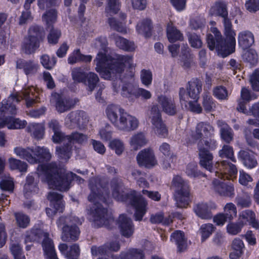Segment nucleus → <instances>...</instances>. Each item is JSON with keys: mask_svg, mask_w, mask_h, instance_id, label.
I'll use <instances>...</instances> for the list:
<instances>
[{"mask_svg": "<svg viewBox=\"0 0 259 259\" xmlns=\"http://www.w3.org/2000/svg\"><path fill=\"white\" fill-rule=\"evenodd\" d=\"M92 46L103 51L99 52L94 62L96 63V70L101 77L105 79H116L113 82V90L117 93L120 90L121 80L118 78L120 74L125 68L133 70L135 67L132 56L118 55L112 57L105 53L107 41L105 37H100L96 39Z\"/></svg>", "mask_w": 259, "mask_h": 259, "instance_id": "obj_1", "label": "nucleus"}, {"mask_svg": "<svg viewBox=\"0 0 259 259\" xmlns=\"http://www.w3.org/2000/svg\"><path fill=\"white\" fill-rule=\"evenodd\" d=\"M210 13L212 15L220 16L224 18V34L225 39L223 40L221 32L218 29L213 27L215 23L214 21L210 22L212 26L210 31L215 36L213 38L211 34L207 35V42L208 47L210 50L216 49L218 54L225 57L235 51L236 46V33L232 28V24L230 21L226 18L228 12L226 10V5L223 2H217L212 6L210 10Z\"/></svg>", "mask_w": 259, "mask_h": 259, "instance_id": "obj_2", "label": "nucleus"}, {"mask_svg": "<svg viewBox=\"0 0 259 259\" xmlns=\"http://www.w3.org/2000/svg\"><path fill=\"white\" fill-rule=\"evenodd\" d=\"M37 93L33 87L24 88L21 92L11 94L7 99L3 100L0 103V128L6 126L9 129L23 128L26 125L24 120L14 118L13 115L17 114L16 104L24 99L27 107L32 106L38 101Z\"/></svg>", "mask_w": 259, "mask_h": 259, "instance_id": "obj_3", "label": "nucleus"}, {"mask_svg": "<svg viewBox=\"0 0 259 259\" xmlns=\"http://www.w3.org/2000/svg\"><path fill=\"white\" fill-rule=\"evenodd\" d=\"M89 187L91 191L88 197L90 204L87 208L89 218L98 227H108L114 220L99 202V200L108 202L107 199L109 198L108 186L104 185V182L97 177L90 180Z\"/></svg>", "mask_w": 259, "mask_h": 259, "instance_id": "obj_4", "label": "nucleus"}, {"mask_svg": "<svg viewBox=\"0 0 259 259\" xmlns=\"http://www.w3.org/2000/svg\"><path fill=\"white\" fill-rule=\"evenodd\" d=\"M37 175L44 182L47 183L49 188L60 191L68 190L72 181L82 183L83 179L71 172H66L63 168H59L55 163L39 165Z\"/></svg>", "mask_w": 259, "mask_h": 259, "instance_id": "obj_5", "label": "nucleus"}, {"mask_svg": "<svg viewBox=\"0 0 259 259\" xmlns=\"http://www.w3.org/2000/svg\"><path fill=\"white\" fill-rule=\"evenodd\" d=\"M215 178L212 182L213 190L220 195L233 197L235 195L234 185L231 182H225L226 179H235L238 170L235 165L227 160L217 162L215 164Z\"/></svg>", "mask_w": 259, "mask_h": 259, "instance_id": "obj_6", "label": "nucleus"}, {"mask_svg": "<svg viewBox=\"0 0 259 259\" xmlns=\"http://www.w3.org/2000/svg\"><path fill=\"white\" fill-rule=\"evenodd\" d=\"M110 186L113 197L118 201H124L132 205L135 209L136 220L141 221L147 211V202L145 198L134 190L125 193L122 191L120 181L117 180L112 181Z\"/></svg>", "mask_w": 259, "mask_h": 259, "instance_id": "obj_7", "label": "nucleus"}, {"mask_svg": "<svg viewBox=\"0 0 259 259\" xmlns=\"http://www.w3.org/2000/svg\"><path fill=\"white\" fill-rule=\"evenodd\" d=\"M201 90V82L197 79H193L188 82L187 91L184 88H180L179 99L182 108L196 113L201 112L202 108L198 103Z\"/></svg>", "mask_w": 259, "mask_h": 259, "instance_id": "obj_8", "label": "nucleus"}, {"mask_svg": "<svg viewBox=\"0 0 259 259\" xmlns=\"http://www.w3.org/2000/svg\"><path fill=\"white\" fill-rule=\"evenodd\" d=\"M44 224L41 222L35 225L33 228L26 233L25 243L39 241L42 238V247L46 259H58L52 240L49 238V234L43 230Z\"/></svg>", "mask_w": 259, "mask_h": 259, "instance_id": "obj_9", "label": "nucleus"}, {"mask_svg": "<svg viewBox=\"0 0 259 259\" xmlns=\"http://www.w3.org/2000/svg\"><path fill=\"white\" fill-rule=\"evenodd\" d=\"M14 153L20 158L25 159L29 163L34 164L45 161H49L52 157L49 150L45 147H16Z\"/></svg>", "mask_w": 259, "mask_h": 259, "instance_id": "obj_10", "label": "nucleus"}, {"mask_svg": "<svg viewBox=\"0 0 259 259\" xmlns=\"http://www.w3.org/2000/svg\"><path fill=\"white\" fill-rule=\"evenodd\" d=\"M81 223V221L75 217H60L57 224L62 230V239L64 241L77 240L80 232L76 225Z\"/></svg>", "mask_w": 259, "mask_h": 259, "instance_id": "obj_11", "label": "nucleus"}, {"mask_svg": "<svg viewBox=\"0 0 259 259\" xmlns=\"http://www.w3.org/2000/svg\"><path fill=\"white\" fill-rule=\"evenodd\" d=\"M171 189L175 192L177 206L186 207L189 202V188L188 183L179 176H175L172 181Z\"/></svg>", "mask_w": 259, "mask_h": 259, "instance_id": "obj_12", "label": "nucleus"}, {"mask_svg": "<svg viewBox=\"0 0 259 259\" xmlns=\"http://www.w3.org/2000/svg\"><path fill=\"white\" fill-rule=\"evenodd\" d=\"M88 139L86 135L78 132H73L71 135L66 136L67 145L62 147H57L56 154L61 159L67 160L71 156L72 150V145L75 143L81 144Z\"/></svg>", "mask_w": 259, "mask_h": 259, "instance_id": "obj_13", "label": "nucleus"}, {"mask_svg": "<svg viewBox=\"0 0 259 259\" xmlns=\"http://www.w3.org/2000/svg\"><path fill=\"white\" fill-rule=\"evenodd\" d=\"M213 127L207 122H201L198 123L195 128V131H191L187 133L185 141L188 145L193 143L197 140L200 139L199 143L202 145L203 141L206 143L208 142L205 141L204 139L210 137L213 133Z\"/></svg>", "mask_w": 259, "mask_h": 259, "instance_id": "obj_14", "label": "nucleus"}, {"mask_svg": "<svg viewBox=\"0 0 259 259\" xmlns=\"http://www.w3.org/2000/svg\"><path fill=\"white\" fill-rule=\"evenodd\" d=\"M147 116L148 120L152 124L154 133L159 137H166L168 135V130L162 120L158 106H153L147 112Z\"/></svg>", "mask_w": 259, "mask_h": 259, "instance_id": "obj_15", "label": "nucleus"}, {"mask_svg": "<svg viewBox=\"0 0 259 259\" xmlns=\"http://www.w3.org/2000/svg\"><path fill=\"white\" fill-rule=\"evenodd\" d=\"M40 29L37 26H31L28 31V34L22 44V51L27 54L33 53L39 47V38Z\"/></svg>", "mask_w": 259, "mask_h": 259, "instance_id": "obj_16", "label": "nucleus"}, {"mask_svg": "<svg viewBox=\"0 0 259 259\" xmlns=\"http://www.w3.org/2000/svg\"><path fill=\"white\" fill-rule=\"evenodd\" d=\"M88 122L85 113L83 111L72 112L65 119V125L69 128H83Z\"/></svg>", "mask_w": 259, "mask_h": 259, "instance_id": "obj_17", "label": "nucleus"}, {"mask_svg": "<svg viewBox=\"0 0 259 259\" xmlns=\"http://www.w3.org/2000/svg\"><path fill=\"white\" fill-rule=\"evenodd\" d=\"M48 199L50 202V206L52 208L46 209V213L48 217H53L57 212L63 211L64 204L62 195L55 192H51L48 195Z\"/></svg>", "mask_w": 259, "mask_h": 259, "instance_id": "obj_18", "label": "nucleus"}, {"mask_svg": "<svg viewBox=\"0 0 259 259\" xmlns=\"http://www.w3.org/2000/svg\"><path fill=\"white\" fill-rule=\"evenodd\" d=\"M139 124V122L137 117L125 111L120 116V122L117 128L122 131L131 132L136 130Z\"/></svg>", "mask_w": 259, "mask_h": 259, "instance_id": "obj_19", "label": "nucleus"}, {"mask_svg": "<svg viewBox=\"0 0 259 259\" xmlns=\"http://www.w3.org/2000/svg\"><path fill=\"white\" fill-rule=\"evenodd\" d=\"M198 148L200 165L210 172L214 171L215 173L216 169H213L212 166L213 156L208 150L210 149V146L208 143H206L205 147H204L200 143H198Z\"/></svg>", "mask_w": 259, "mask_h": 259, "instance_id": "obj_20", "label": "nucleus"}, {"mask_svg": "<svg viewBox=\"0 0 259 259\" xmlns=\"http://www.w3.org/2000/svg\"><path fill=\"white\" fill-rule=\"evenodd\" d=\"M121 95L129 99L132 95L136 98L141 97L145 100L149 99L152 97V94L149 91L143 88H135L129 83L122 85Z\"/></svg>", "mask_w": 259, "mask_h": 259, "instance_id": "obj_21", "label": "nucleus"}, {"mask_svg": "<svg viewBox=\"0 0 259 259\" xmlns=\"http://www.w3.org/2000/svg\"><path fill=\"white\" fill-rule=\"evenodd\" d=\"M217 208L213 202L199 203L194 206L193 210L196 214L201 219L208 220L212 218L211 209Z\"/></svg>", "mask_w": 259, "mask_h": 259, "instance_id": "obj_22", "label": "nucleus"}, {"mask_svg": "<svg viewBox=\"0 0 259 259\" xmlns=\"http://www.w3.org/2000/svg\"><path fill=\"white\" fill-rule=\"evenodd\" d=\"M50 102L52 104H55L56 110L60 113L69 110L73 105L72 101L70 99L63 98L56 93L52 94Z\"/></svg>", "mask_w": 259, "mask_h": 259, "instance_id": "obj_23", "label": "nucleus"}, {"mask_svg": "<svg viewBox=\"0 0 259 259\" xmlns=\"http://www.w3.org/2000/svg\"><path fill=\"white\" fill-rule=\"evenodd\" d=\"M138 163L141 166L151 167L157 164L154 153L151 149H144L137 155Z\"/></svg>", "mask_w": 259, "mask_h": 259, "instance_id": "obj_24", "label": "nucleus"}, {"mask_svg": "<svg viewBox=\"0 0 259 259\" xmlns=\"http://www.w3.org/2000/svg\"><path fill=\"white\" fill-rule=\"evenodd\" d=\"M125 110L120 106L115 104L108 105L105 109V114L107 118L117 128L120 118Z\"/></svg>", "mask_w": 259, "mask_h": 259, "instance_id": "obj_25", "label": "nucleus"}, {"mask_svg": "<svg viewBox=\"0 0 259 259\" xmlns=\"http://www.w3.org/2000/svg\"><path fill=\"white\" fill-rule=\"evenodd\" d=\"M238 221L243 226L248 224L255 229L259 228V223L256 219L255 214L251 210L246 209L240 212L238 216Z\"/></svg>", "mask_w": 259, "mask_h": 259, "instance_id": "obj_26", "label": "nucleus"}, {"mask_svg": "<svg viewBox=\"0 0 259 259\" xmlns=\"http://www.w3.org/2000/svg\"><path fill=\"white\" fill-rule=\"evenodd\" d=\"M119 249V245L116 241L109 242L102 246H92L91 253L93 256H97L106 254L109 251H116Z\"/></svg>", "mask_w": 259, "mask_h": 259, "instance_id": "obj_27", "label": "nucleus"}, {"mask_svg": "<svg viewBox=\"0 0 259 259\" xmlns=\"http://www.w3.org/2000/svg\"><path fill=\"white\" fill-rule=\"evenodd\" d=\"M38 67V64L32 60L20 59L16 61L17 69L22 70L27 76H31L36 73Z\"/></svg>", "mask_w": 259, "mask_h": 259, "instance_id": "obj_28", "label": "nucleus"}, {"mask_svg": "<svg viewBox=\"0 0 259 259\" xmlns=\"http://www.w3.org/2000/svg\"><path fill=\"white\" fill-rule=\"evenodd\" d=\"M157 102L165 113L170 115H173L176 113V107L172 98L161 95L158 96Z\"/></svg>", "mask_w": 259, "mask_h": 259, "instance_id": "obj_29", "label": "nucleus"}, {"mask_svg": "<svg viewBox=\"0 0 259 259\" xmlns=\"http://www.w3.org/2000/svg\"><path fill=\"white\" fill-rule=\"evenodd\" d=\"M238 158L245 167L252 169L257 166L258 162L254 153L251 151L241 150L238 153Z\"/></svg>", "mask_w": 259, "mask_h": 259, "instance_id": "obj_30", "label": "nucleus"}, {"mask_svg": "<svg viewBox=\"0 0 259 259\" xmlns=\"http://www.w3.org/2000/svg\"><path fill=\"white\" fill-rule=\"evenodd\" d=\"M118 224L121 234L126 237L131 236L134 232V228L131 220L124 214L119 216Z\"/></svg>", "mask_w": 259, "mask_h": 259, "instance_id": "obj_31", "label": "nucleus"}, {"mask_svg": "<svg viewBox=\"0 0 259 259\" xmlns=\"http://www.w3.org/2000/svg\"><path fill=\"white\" fill-rule=\"evenodd\" d=\"M59 249L65 256L66 259H77L80 253L79 246L76 244L71 245L68 250L67 245L62 243L59 245Z\"/></svg>", "mask_w": 259, "mask_h": 259, "instance_id": "obj_32", "label": "nucleus"}, {"mask_svg": "<svg viewBox=\"0 0 259 259\" xmlns=\"http://www.w3.org/2000/svg\"><path fill=\"white\" fill-rule=\"evenodd\" d=\"M111 39H114L117 47L128 52H132L135 50L136 47L134 42L128 41L126 39L119 36L115 34L111 35Z\"/></svg>", "mask_w": 259, "mask_h": 259, "instance_id": "obj_33", "label": "nucleus"}, {"mask_svg": "<svg viewBox=\"0 0 259 259\" xmlns=\"http://www.w3.org/2000/svg\"><path fill=\"white\" fill-rule=\"evenodd\" d=\"M238 41L239 46L243 49H246L253 44L254 36L248 31H243L238 34Z\"/></svg>", "mask_w": 259, "mask_h": 259, "instance_id": "obj_34", "label": "nucleus"}, {"mask_svg": "<svg viewBox=\"0 0 259 259\" xmlns=\"http://www.w3.org/2000/svg\"><path fill=\"white\" fill-rule=\"evenodd\" d=\"M126 18V15L124 13L120 15V20H117L115 18H110L108 20V23L110 27L114 30L123 34L127 33V28L125 25L124 20Z\"/></svg>", "mask_w": 259, "mask_h": 259, "instance_id": "obj_35", "label": "nucleus"}, {"mask_svg": "<svg viewBox=\"0 0 259 259\" xmlns=\"http://www.w3.org/2000/svg\"><path fill=\"white\" fill-rule=\"evenodd\" d=\"M232 251L230 253L231 259H237L243 253L245 245L243 241L239 238H235L232 243Z\"/></svg>", "mask_w": 259, "mask_h": 259, "instance_id": "obj_36", "label": "nucleus"}, {"mask_svg": "<svg viewBox=\"0 0 259 259\" xmlns=\"http://www.w3.org/2000/svg\"><path fill=\"white\" fill-rule=\"evenodd\" d=\"M166 36L170 42L182 40L183 38L182 34L170 21L166 25Z\"/></svg>", "mask_w": 259, "mask_h": 259, "instance_id": "obj_37", "label": "nucleus"}, {"mask_svg": "<svg viewBox=\"0 0 259 259\" xmlns=\"http://www.w3.org/2000/svg\"><path fill=\"white\" fill-rule=\"evenodd\" d=\"M147 142V140L145 134L142 132H139L132 136L130 138V144L133 149L137 150L145 145Z\"/></svg>", "mask_w": 259, "mask_h": 259, "instance_id": "obj_38", "label": "nucleus"}, {"mask_svg": "<svg viewBox=\"0 0 259 259\" xmlns=\"http://www.w3.org/2000/svg\"><path fill=\"white\" fill-rule=\"evenodd\" d=\"M38 191L37 184L34 182L33 174H30L27 177L26 183L24 185V192L25 197L36 193Z\"/></svg>", "mask_w": 259, "mask_h": 259, "instance_id": "obj_39", "label": "nucleus"}, {"mask_svg": "<svg viewBox=\"0 0 259 259\" xmlns=\"http://www.w3.org/2000/svg\"><path fill=\"white\" fill-rule=\"evenodd\" d=\"M92 59V56L82 55L79 49H75L69 55L68 63L70 64H73L79 61L87 63L91 62Z\"/></svg>", "mask_w": 259, "mask_h": 259, "instance_id": "obj_40", "label": "nucleus"}, {"mask_svg": "<svg viewBox=\"0 0 259 259\" xmlns=\"http://www.w3.org/2000/svg\"><path fill=\"white\" fill-rule=\"evenodd\" d=\"M45 125L42 123H31L27 127V131L31 135L37 140L42 139L45 133Z\"/></svg>", "mask_w": 259, "mask_h": 259, "instance_id": "obj_41", "label": "nucleus"}, {"mask_svg": "<svg viewBox=\"0 0 259 259\" xmlns=\"http://www.w3.org/2000/svg\"><path fill=\"white\" fill-rule=\"evenodd\" d=\"M170 240L177 245L180 251H183L186 247V241L184 234L182 231H176L173 233L171 235Z\"/></svg>", "mask_w": 259, "mask_h": 259, "instance_id": "obj_42", "label": "nucleus"}, {"mask_svg": "<svg viewBox=\"0 0 259 259\" xmlns=\"http://www.w3.org/2000/svg\"><path fill=\"white\" fill-rule=\"evenodd\" d=\"M218 125L220 127L221 138L227 143H230L233 139V134L231 128L227 124L222 121H219Z\"/></svg>", "mask_w": 259, "mask_h": 259, "instance_id": "obj_43", "label": "nucleus"}, {"mask_svg": "<svg viewBox=\"0 0 259 259\" xmlns=\"http://www.w3.org/2000/svg\"><path fill=\"white\" fill-rule=\"evenodd\" d=\"M8 166L11 170H18L20 172H26L28 165L24 161L13 157H10L8 160Z\"/></svg>", "mask_w": 259, "mask_h": 259, "instance_id": "obj_44", "label": "nucleus"}, {"mask_svg": "<svg viewBox=\"0 0 259 259\" xmlns=\"http://www.w3.org/2000/svg\"><path fill=\"white\" fill-rule=\"evenodd\" d=\"M151 23L149 19H146L140 22L137 25V32L145 37H149L151 35Z\"/></svg>", "mask_w": 259, "mask_h": 259, "instance_id": "obj_45", "label": "nucleus"}, {"mask_svg": "<svg viewBox=\"0 0 259 259\" xmlns=\"http://www.w3.org/2000/svg\"><path fill=\"white\" fill-rule=\"evenodd\" d=\"M120 259H144V254L141 249H131L127 252H122Z\"/></svg>", "mask_w": 259, "mask_h": 259, "instance_id": "obj_46", "label": "nucleus"}, {"mask_svg": "<svg viewBox=\"0 0 259 259\" xmlns=\"http://www.w3.org/2000/svg\"><path fill=\"white\" fill-rule=\"evenodd\" d=\"M242 58L244 61L251 65H255L258 60L257 53L253 49H249L245 51L242 55Z\"/></svg>", "mask_w": 259, "mask_h": 259, "instance_id": "obj_47", "label": "nucleus"}, {"mask_svg": "<svg viewBox=\"0 0 259 259\" xmlns=\"http://www.w3.org/2000/svg\"><path fill=\"white\" fill-rule=\"evenodd\" d=\"M99 80V77L96 73L89 72L87 74L85 82H84V83L88 86V90L92 92L96 87Z\"/></svg>", "mask_w": 259, "mask_h": 259, "instance_id": "obj_48", "label": "nucleus"}, {"mask_svg": "<svg viewBox=\"0 0 259 259\" xmlns=\"http://www.w3.org/2000/svg\"><path fill=\"white\" fill-rule=\"evenodd\" d=\"M224 213L230 221L233 220L237 215V208L233 203H227L224 207Z\"/></svg>", "mask_w": 259, "mask_h": 259, "instance_id": "obj_49", "label": "nucleus"}, {"mask_svg": "<svg viewBox=\"0 0 259 259\" xmlns=\"http://www.w3.org/2000/svg\"><path fill=\"white\" fill-rule=\"evenodd\" d=\"M219 156L222 158L230 159L232 161L236 162V159L234 155L233 148L229 145H224L219 152Z\"/></svg>", "mask_w": 259, "mask_h": 259, "instance_id": "obj_50", "label": "nucleus"}, {"mask_svg": "<svg viewBox=\"0 0 259 259\" xmlns=\"http://www.w3.org/2000/svg\"><path fill=\"white\" fill-rule=\"evenodd\" d=\"M215 227L211 224H205L201 225L200 231L201 235L202 241H204L212 234Z\"/></svg>", "mask_w": 259, "mask_h": 259, "instance_id": "obj_51", "label": "nucleus"}, {"mask_svg": "<svg viewBox=\"0 0 259 259\" xmlns=\"http://www.w3.org/2000/svg\"><path fill=\"white\" fill-rule=\"evenodd\" d=\"M17 225L20 228H25L30 223L29 217L23 213L18 212L15 214Z\"/></svg>", "mask_w": 259, "mask_h": 259, "instance_id": "obj_52", "label": "nucleus"}, {"mask_svg": "<svg viewBox=\"0 0 259 259\" xmlns=\"http://www.w3.org/2000/svg\"><path fill=\"white\" fill-rule=\"evenodd\" d=\"M57 19V13L54 9H51L46 11L42 16V20L48 25H51L55 23Z\"/></svg>", "mask_w": 259, "mask_h": 259, "instance_id": "obj_53", "label": "nucleus"}, {"mask_svg": "<svg viewBox=\"0 0 259 259\" xmlns=\"http://www.w3.org/2000/svg\"><path fill=\"white\" fill-rule=\"evenodd\" d=\"M87 75V74H85L80 68H74L72 71V78L75 82H85Z\"/></svg>", "mask_w": 259, "mask_h": 259, "instance_id": "obj_54", "label": "nucleus"}, {"mask_svg": "<svg viewBox=\"0 0 259 259\" xmlns=\"http://www.w3.org/2000/svg\"><path fill=\"white\" fill-rule=\"evenodd\" d=\"M40 59V63L42 65L47 69H52L56 63V58H50V57L47 55H42Z\"/></svg>", "mask_w": 259, "mask_h": 259, "instance_id": "obj_55", "label": "nucleus"}, {"mask_svg": "<svg viewBox=\"0 0 259 259\" xmlns=\"http://www.w3.org/2000/svg\"><path fill=\"white\" fill-rule=\"evenodd\" d=\"M243 227L239 221L238 223H229L226 226L227 232L232 235H237L241 231Z\"/></svg>", "mask_w": 259, "mask_h": 259, "instance_id": "obj_56", "label": "nucleus"}, {"mask_svg": "<svg viewBox=\"0 0 259 259\" xmlns=\"http://www.w3.org/2000/svg\"><path fill=\"white\" fill-rule=\"evenodd\" d=\"M236 202L238 206L242 208L248 207L251 205V200L248 194H245L236 198Z\"/></svg>", "mask_w": 259, "mask_h": 259, "instance_id": "obj_57", "label": "nucleus"}, {"mask_svg": "<svg viewBox=\"0 0 259 259\" xmlns=\"http://www.w3.org/2000/svg\"><path fill=\"white\" fill-rule=\"evenodd\" d=\"M49 127L54 133L52 137L53 141L58 142L59 139H57V137L60 136V125L59 122L56 120H52L49 122Z\"/></svg>", "mask_w": 259, "mask_h": 259, "instance_id": "obj_58", "label": "nucleus"}, {"mask_svg": "<svg viewBox=\"0 0 259 259\" xmlns=\"http://www.w3.org/2000/svg\"><path fill=\"white\" fill-rule=\"evenodd\" d=\"M109 146L117 155H120L124 149L123 142L119 139L112 140L110 142Z\"/></svg>", "mask_w": 259, "mask_h": 259, "instance_id": "obj_59", "label": "nucleus"}, {"mask_svg": "<svg viewBox=\"0 0 259 259\" xmlns=\"http://www.w3.org/2000/svg\"><path fill=\"white\" fill-rule=\"evenodd\" d=\"M10 250L14 259H26L25 255L22 252V248L18 244H12Z\"/></svg>", "mask_w": 259, "mask_h": 259, "instance_id": "obj_60", "label": "nucleus"}, {"mask_svg": "<svg viewBox=\"0 0 259 259\" xmlns=\"http://www.w3.org/2000/svg\"><path fill=\"white\" fill-rule=\"evenodd\" d=\"M107 11L117 13L119 10L121 6L120 0H107Z\"/></svg>", "mask_w": 259, "mask_h": 259, "instance_id": "obj_61", "label": "nucleus"}, {"mask_svg": "<svg viewBox=\"0 0 259 259\" xmlns=\"http://www.w3.org/2000/svg\"><path fill=\"white\" fill-rule=\"evenodd\" d=\"M100 138L104 141H108L111 138L112 131L111 126L109 124L101 128L99 131Z\"/></svg>", "mask_w": 259, "mask_h": 259, "instance_id": "obj_62", "label": "nucleus"}, {"mask_svg": "<svg viewBox=\"0 0 259 259\" xmlns=\"http://www.w3.org/2000/svg\"><path fill=\"white\" fill-rule=\"evenodd\" d=\"M203 105L204 109L207 111H211L215 106L211 97L206 94L203 96Z\"/></svg>", "mask_w": 259, "mask_h": 259, "instance_id": "obj_63", "label": "nucleus"}, {"mask_svg": "<svg viewBox=\"0 0 259 259\" xmlns=\"http://www.w3.org/2000/svg\"><path fill=\"white\" fill-rule=\"evenodd\" d=\"M250 82L253 90L259 91V68L255 70L251 75Z\"/></svg>", "mask_w": 259, "mask_h": 259, "instance_id": "obj_64", "label": "nucleus"}]
</instances>
